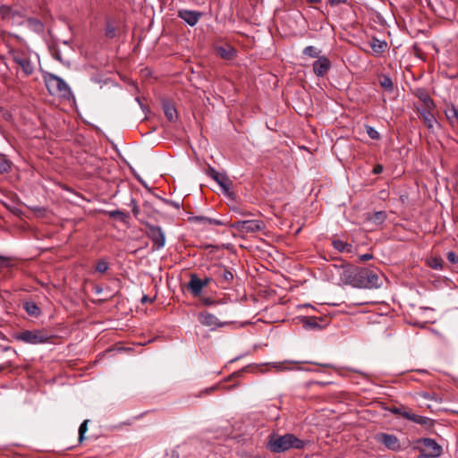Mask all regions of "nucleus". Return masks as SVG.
Segmentation results:
<instances>
[{
    "label": "nucleus",
    "instance_id": "nucleus-1",
    "mask_svg": "<svg viewBox=\"0 0 458 458\" xmlns=\"http://www.w3.org/2000/svg\"><path fill=\"white\" fill-rule=\"evenodd\" d=\"M305 445V441L290 433L283 436L272 434L267 442V448L273 453H284L291 448L301 450Z\"/></svg>",
    "mask_w": 458,
    "mask_h": 458
},
{
    "label": "nucleus",
    "instance_id": "nucleus-2",
    "mask_svg": "<svg viewBox=\"0 0 458 458\" xmlns=\"http://www.w3.org/2000/svg\"><path fill=\"white\" fill-rule=\"evenodd\" d=\"M50 336L43 330H23L15 335V339L29 344H38L48 341Z\"/></svg>",
    "mask_w": 458,
    "mask_h": 458
},
{
    "label": "nucleus",
    "instance_id": "nucleus-3",
    "mask_svg": "<svg viewBox=\"0 0 458 458\" xmlns=\"http://www.w3.org/2000/svg\"><path fill=\"white\" fill-rule=\"evenodd\" d=\"M213 282V277L205 276L200 278L197 274H191L187 284V290L193 297H199L203 289Z\"/></svg>",
    "mask_w": 458,
    "mask_h": 458
},
{
    "label": "nucleus",
    "instance_id": "nucleus-4",
    "mask_svg": "<svg viewBox=\"0 0 458 458\" xmlns=\"http://www.w3.org/2000/svg\"><path fill=\"white\" fill-rule=\"evenodd\" d=\"M210 277H213V282H216V284L221 285L223 288H227L233 282V274L225 266L216 265L214 266Z\"/></svg>",
    "mask_w": 458,
    "mask_h": 458
},
{
    "label": "nucleus",
    "instance_id": "nucleus-5",
    "mask_svg": "<svg viewBox=\"0 0 458 458\" xmlns=\"http://www.w3.org/2000/svg\"><path fill=\"white\" fill-rule=\"evenodd\" d=\"M232 227L241 233H253L263 231L266 225L262 220H243L233 223Z\"/></svg>",
    "mask_w": 458,
    "mask_h": 458
},
{
    "label": "nucleus",
    "instance_id": "nucleus-6",
    "mask_svg": "<svg viewBox=\"0 0 458 458\" xmlns=\"http://www.w3.org/2000/svg\"><path fill=\"white\" fill-rule=\"evenodd\" d=\"M360 277V288H374L379 287L381 284L378 275L373 270L368 268H361Z\"/></svg>",
    "mask_w": 458,
    "mask_h": 458
},
{
    "label": "nucleus",
    "instance_id": "nucleus-7",
    "mask_svg": "<svg viewBox=\"0 0 458 458\" xmlns=\"http://www.w3.org/2000/svg\"><path fill=\"white\" fill-rule=\"evenodd\" d=\"M146 233L156 249H161L165 246V236L161 227L148 224Z\"/></svg>",
    "mask_w": 458,
    "mask_h": 458
},
{
    "label": "nucleus",
    "instance_id": "nucleus-8",
    "mask_svg": "<svg viewBox=\"0 0 458 458\" xmlns=\"http://www.w3.org/2000/svg\"><path fill=\"white\" fill-rule=\"evenodd\" d=\"M420 449L426 457H438L442 453L441 446L431 438H423L420 441Z\"/></svg>",
    "mask_w": 458,
    "mask_h": 458
},
{
    "label": "nucleus",
    "instance_id": "nucleus-9",
    "mask_svg": "<svg viewBox=\"0 0 458 458\" xmlns=\"http://www.w3.org/2000/svg\"><path fill=\"white\" fill-rule=\"evenodd\" d=\"M360 270L361 268L348 267L343 270L341 279L346 284H349L354 287H360Z\"/></svg>",
    "mask_w": 458,
    "mask_h": 458
},
{
    "label": "nucleus",
    "instance_id": "nucleus-10",
    "mask_svg": "<svg viewBox=\"0 0 458 458\" xmlns=\"http://www.w3.org/2000/svg\"><path fill=\"white\" fill-rule=\"evenodd\" d=\"M375 440L384 445L387 449L392 451H399L401 445L396 436L387 433H377L375 436Z\"/></svg>",
    "mask_w": 458,
    "mask_h": 458
},
{
    "label": "nucleus",
    "instance_id": "nucleus-11",
    "mask_svg": "<svg viewBox=\"0 0 458 458\" xmlns=\"http://www.w3.org/2000/svg\"><path fill=\"white\" fill-rule=\"evenodd\" d=\"M207 174L216 182L225 194L230 193L232 182L226 174L218 173L215 168L208 166Z\"/></svg>",
    "mask_w": 458,
    "mask_h": 458
},
{
    "label": "nucleus",
    "instance_id": "nucleus-12",
    "mask_svg": "<svg viewBox=\"0 0 458 458\" xmlns=\"http://www.w3.org/2000/svg\"><path fill=\"white\" fill-rule=\"evenodd\" d=\"M63 101L67 104L71 108L76 105L75 98L64 80L59 78V103Z\"/></svg>",
    "mask_w": 458,
    "mask_h": 458
},
{
    "label": "nucleus",
    "instance_id": "nucleus-13",
    "mask_svg": "<svg viewBox=\"0 0 458 458\" xmlns=\"http://www.w3.org/2000/svg\"><path fill=\"white\" fill-rule=\"evenodd\" d=\"M198 320L202 326L211 327L212 329L221 327L225 324L220 322L214 314L208 311L199 312L198 314Z\"/></svg>",
    "mask_w": 458,
    "mask_h": 458
},
{
    "label": "nucleus",
    "instance_id": "nucleus-14",
    "mask_svg": "<svg viewBox=\"0 0 458 458\" xmlns=\"http://www.w3.org/2000/svg\"><path fill=\"white\" fill-rule=\"evenodd\" d=\"M332 64L330 60L325 56H319L312 64L313 72L318 77H324L330 70Z\"/></svg>",
    "mask_w": 458,
    "mask_h": 458
},
{
    "label": "nucleus",
    "instance_id": "nucleus-15",
    "mask_svg": "<svg viewBox=\"0 0 458 458\" xmlns=\"http://www.w3.org/2000/svg\"><path fill=\"white\" fill-rule=\"evenodd\" d=\"M13 61L21 66L25 75H30L34 71V66L24 53L14 52L13 54Z\"/></svg>",
    "mask_w": 458,
    "mask_h": 458
},
{
    "label": "nucleus",
    "instance_id": "nucleus-16",
    "mask_svg": "<svg viewBox=\"0 0 458 458\" xmlns=\"http://www.w3.org/2000/svg\"><path fill=\"white\" fill-rule=\"evenodd\" d=\"M433 109L434 108H428V107L418 108L420 117L421 118L425 126L428 130H432L434 128L435 124H437V121L431 112Z\"/></svg>",
    "mask_w": 458,
    "mask_h": 458
},
{
    "label": "nucleus",
    "instance_id": "nucleus-17",
    "mask_svg": "<svg viewBox=\"0 0 458 458\" xmlns=\"http://www.w3.org/2000/svg\"><path fill=\"white\" fill-rule=\"evenodd\" d=\"M202 13L197 11L191 10H180L178 12V17L183 20L190 26H194L198 23L201 18Z\"/></svg>",
    "mask_w": 458,
    "mask_h": 458
},
{
    "label": "nucleus",
    "instance_id": "nucleus-18",
    "mask_svg": "<svg viewBox=\"0 0 458 458\" xmlns=\"http://www.w3.org/2000/svg\"><path fill=\"white\" fill-rule=\"evenodd\" d=\"M445 115L452 128H458V109L454 105L448 103L444 110Z\"/></svg>",
    "mask_w": 458,
    "mask_h": 458
},
{
    "label": "nucleus",
    "instance_id": "nucleus-19",
    "mask_svg": "<svg viewBox=\"0 0 458 458\" xmlns=\"http://www.w3.org/2000/svg\"><path fill=\"white\" fill-rule=\"evenodd\" d=\"M414 94L422 102V107L435 108L433 99L430 98V96L425 89H417Z\"/></svg>",
    "mask_w": 458,
    "mask_h": 458
},
{
    "label": "nucleus",
    "instance_id": "nucleus-20",
    "mask_svg": "<svg viewBox=\"0 0 458 458\" xmlns=\"http://www.w3.org/2000/svg\"><path fill=\"white\" fill-rule=\"evenodd\" d=\"M409 420L413 421L426 428H430L434 425V421L432 419L425 416H420L414 414L412 412L410 413Z\"/></svg>",
    "mask_w": 458,
    "mask_h": 458
},
{
    "label": "nucleus",
    "instance_id": "nucleus-21",
    "mask_svg": "<svg viewBox=\"0 0 458 458\" xmlns=\"http://www.w3.org/2000/svg\"><path fill=\"white\" fill-rule=\"evenodd\" d=\"M216 51L218 55H220L224 59L231 60L235 55L234 49L230 46H220L216 47Z\"/></svg>",
    "mask_w": 458,
    "mask_h": 458
},
{
    "label": "nucleus",
    "instance_id": "nucleus-22",
    "mask_svg": "<svg viewBox=\"0 0 458 458\" xmlns=\"http://www.w3.org/2000/svg\"><path fill=\"white\" fill-rule=\"evenodd\" d=\"M190 221L199 222L204 225H223L224 223L217 219L208 218L206 216H192L189 218Z\"/></svg>",
    "mask_w": 458,
    "mask_h": 458
},
{
    "label": "nucleus",
    "instance_id": "nucleus-23",
    "mask_svg": "<svg viewBox=\"0 0 458 458\" xmlns=\"http://www.w3.org/2000/svg\"><path fill=\"white\" fill-rule=\"evenodd\" d=\"M45 82L49 93L54 95L57 90V77L54 74H48L45 76Z\"/></svg>",
    "mask_w": 458,
    "mask_h": 458
},
{
    "label": "nucleus",
    "instance_id": "nucleus-24",
    "mask_svg": "<svg viewBox=\"0 0 458 458\" xmlns=\"http://www.w3.org/2000/svg\"><path fill=\"white\" fill-rule=\"evenodd\" d=\"M387 217V215L385 211H377L373 214L368 215V220L371 221L375 225H382Z\"/></svg>",
    "mask_w": 458,
    "mask_h": 458
},
{
    "label": "nucleus",
    "instance_id": "nucleus-25",
    "mask_svg": "<svg viewBox=\"0 0 458 458\" xmlns=\"http://www.w3.org/2000/svg\"><path fill=\"white\" fill-rule=\"evenodd\" d=\"M332 244L335 250H337L339 252H352V245L349 244L342 240H334L332 242Z\"/></svg>",
    "mask_w": 458,
    "mask_h": 458
},
{
    "label": "nucleus",
    "instance_id": "nucleus-26",
    "mask_svg": "<svg viewBox=\"0 0 458 458\" xmlns=\"http://www.w3.org/2000/svg\"><path fill=\"white\" fill-rule=\"evenodd\" d=\"M388 411L399 417L404 418L406 420L409 419L411 411H408L404 406H393L388 408Z\"/></svg>",
    "mask_w": 458,
    "mask_h": 458
},
{
    "label": "nucleus",
    "instance_id": "nucleus-27",
    "mask_svg": "<svg viewBox=\"0 0 458 458\" xmlns=\"http://www.w3.org/2000/svg\"><path fill=\"white\" fill-rule=\"evenodd\" d=\"M23 308L30 316L38 317L40 313L39 308L34 301H25L23 303Z\"/></svg>",
    "mask_w": 458,
    "mask_h": 458
},
{
    "label": "nucleus",
    "instance_id": "nucleus-28",
    "mask_svg": "<svg viewBox=\"0 0 458 458\" xmlns=\"http://www.w3.org/2000/svg\"><path fill=\"white\" fill-rule=\"evenodd\" d=\"M108 215L110 217L119 219L123 223H126L130 217L129 213L121 211L119 209L111 210L108 212Z\"/></svg>",
    "mask_w": 458,
    "mask_h": 458
},
{
    "label": "nucleus",
    "instance_id": "nucleus-29",
    "mask_svg": "<svg viewBox=\"0 0 458 458\" xmlns=\"http://www.w3.org/2000/svg\"><path fill=\"white\" fill-rule=\"evenodd\" d=\"M302 322L305 328H321L317 318L305 317L303 318Z\"/></svg>",
    "mask_w": 458,
    "mask_h": 458
},
{
    "label": "nucleus",
    "instance_id": "nucleus-30",
    "mask_svg": "<svg viewBox=\"0 0 458 458\" xmlns=\"http://www.w3.org/2000/svg\"><path fill=\"white\" fill-rule=\"evenodd\" d=\"M379 83L382 88H384L386 91L392 92L394 89V83L391 78L388 76H382L379 79Z\"/></svg>",
    "mask_w": 458,
    "mask_h": 458
},
{
    "label": "nucleus",
    "instance_id": "nucleus-31",
    "mask_svg": "<svg viewBox=\"0 0 458 458\" xmlns=\"http://www.w3.org/2000/svg\"><path fill=\"white\" fill-rule=\"evenodd\" d=\"M303 55H308L312 58H318L320 55V50L317 49L313 46H308L303 49Z\"/></svg>",
    "mask_w": 458,
    "mask_h": 458
},
{
    "label": "nucleus",
    "instance_id": "nucleus-32",
    "mask_svg": "<svg viewBox=\"0 0 458 458\" xmlns=\"http://www.w3.org/2000/svg\"><path fill=\"white\" fill-rule=\"evenodd\" d=\"M165 114L169 121H174L176 118L177 112L176 109L170 105H165L164 106Z\"/></svg>",
    "mask_w": 458,
    "mask_h": 458
},
{
    "label": "nucleus",
    "instance_id": "nucleus-33",
    "mask_svg": "<svg viewBox=\"0 0 458 458\" xmlns=\"http://www.w3.org/2000/svg\"><path fill=\"white\" fill-rule=\"evenodd\" d=\"M10 168V162L4 156H0V174L7 173Z\"/></svg>",
    "mask_w": 458,
    "mask_h": 458
},
{
    "label": "nucleus",
    "instance_id": "nucleus-34",
    "mask_svg": "<svg viewBox=\"0 0 458 458\" xmlns=\"http://www.w3.org/2000/svg\"><path fill=\"white\" fill-rule=\"evenodd\" d=\"M108 267V262L105 259H100L96 265V271L103 274L107 271Z\"/></svg>",
    "mask_w": 458,
    "mask_h": 458
},
{
    "label": "nucleus",
    "instance_id": "nucleus-35",
    "mask_svg": "<svg viewBox=\"0 0 458 458\" xmlns=\"http://www.w3.org/2000/svg\"><path fill=\"white\" fill-rule=\"evenodd\" d=\"M366 131L369 137L372 140H378L380 138L378 131L371 126L367 125Z\"/></svg>",
    "mask_w": 458,
    "mask_h": 458
},
{
    "label": "nucleus",
    "instance_id": "nucleus-36",
    "mask_svg": "<svg viewBox=\"0 0 458 458\" xmlns=\"http://www.w3.org/2000/svg\"><path fill=\"white\" fill-rule=\"evenodd\" d=\"M88 422H89V420H84V421L81 424V426H80V428H79V441H80V442H81V441L83 440V438H84V434H85V432H86V431H87V429H88Z\"/></svg>",
    "mask_w": 458,
    "mask_h": 458
},
{
    "label": "nucleus",
    "instance_id": "nucleus-37",
    "mask_svg": "<svg viewBox=\"0 0 458 458\" xmlns=\"http://www.w3.org/2000/svg\"><path fill=\"white\" fill-rule=\"evenodd\" d=\"M106 36L109 38H113L115 36V29L112 25L108 24L106 30Z\"/></svg>",
    "mask_w": 458,
    "mask_h": 458
},
{
    "label": "nucleus",
    "instance_id": "nucleus-38",
    "mask_svg": "<svg viewBox=\"0 0 458 458\" xmlns=\"http://www.w3.org/2000/svg\"><path fill=\"white\" fill-rule=\"evenodd\" d=\"M442 259H434L431 262H430V267L434 269H441L442 268Z\"/></svg>",
    "mask_w": 458,
    "mask_h": 458
},
{
    "label": "nucleus",
    "instance_id": "nucleus-39",
    "mask_svg": "<svg viewBox=\"0 0 458 458\" xmlns=\"http://www.w3.org/2000/svg\"><path fill=\"white\" fill-rule=\"evenodd\" d=\"M131 211H132L133 216L137 217L140 214V208L137 205L135 199H132L131 200Z\"/></svg>",
    "mask_w": 458,
    "mask_h": 458
},
{
    "label": "nucleus",
    "instance_id": "nucleus-40",
    "mask_svg": "<svg viewBox=\"0 0 458 458\" xmlns=\"http://www.w3.org/2000/svg\"><path fill=\"white\" fill-rule=\"evenodd\" d=\"M447 260L452 264H456L458 262V257L454 251H450L447 253Z\"/></svg>",
    "mask_w": 458,
    "mask_h": 458
},
{
    "label": "nucleus",
    "instance_id": "nucleus-41",
    "mask_svg": "<svg viewBox=\"0 0 458 458\" xmlns=\"http://www.w3.org/2000/svg\"><path fill=\"white\" fill-rule=\"evenodd\" d=\"M201 302L206 305V306H210V305H213L215 303V301H213L211 298L209 297H206V298H202L201 299Z\"/></svg>",
    "mask_w": 458,
    "mask_h": 458
},
{
    "label": "nucleus",
    "instance_id": "nucleus-42",
    "mask_svg": "<svg viewBox=\"0 0 458 458\" xmlns=\"http://www.w3.org/2000/svg\"><path fill=\"white\" fill-rule=\"evenodd\" d=\"M329 4L332 5V6H336V5H339L341 4H344L347 2V0H328Z\"/></svg>",
    "mask_w": 458,
    "mask_h": 458
},
{
    "label": "nucleus",
    "instance_id": "nucleus-43",
    "mask_svg": "<svg viewBox=\"0 0 458 458\" xmlns=\"http://www.w3.org/2000/svg\"><path fill=\"white\" fill-rule=\"evenodd\" d=\"M383 172V166L381 165H377L374 168H373V173L375 174H379Z\"/></svg>",
    "mask_w": 458,
    "mask_h": 458
},
{
    "label": "nucleus",
    "instance_id": "nucleus-44",
    "mask_svg": "<svg viewBox=\"0 0 458 458\" xmlns=\"http://www.w3.org/2000/svg\"><path fill=\"white\" fill-rule=\"evenodd\" d=\"M372 258H373V257H372V255H371V254H369V253H367V254H363V255L360 256V260H362V261L369 260V259H371Z\"/></svg>",
    "mask_w": 458,
    "mask_h": 458
},
{
    "label": "nucleus",
    "instance_id": "nucleus-45",
    "mask_svg": "<svg viewBox=\"0 0 458 458\" xmlns=\"http://www.w3.org/2000/svg\"><path fill=\"white\" fill-rule=\"evenodd\" d=\"M148 301H152L151 299H149L147 295H143L142 299H141V302L142 303H146Z\"/></svg>",
    "mask_w": 458,
    "mask_h": 458
},
{
    "label": "nucleus",
    "instance_id": "nucleus-46",
    "mask_svg": "<svg viewBox=\"0 0 458 458\" xmlns=\"http://www.w3.org/2000/svg\"><path fill=\"white\" fill-rule=\"evenodd\" d=\"M309 3L310 4H318L319 3L321 0H307Z\"/></svg>",
    "mask_w": 458,
    "mask_h": 458
},
{
    "label": "nucleus",
    "instance_id": "nucleus-47",
    "mask_svg": "<svg viewBox=\"0 0 458 458\" xmlns=\"http://www.w3.org/2000/svg\"><path fill=\"white\" fill-rule=\"evenodd\" d=\"M52 55L54 56V58L57 59V51L56 50H54L52 52Z\"/></svg>",
    "mask_w": 458,
    "mask_h": 458
}]
</instances>
